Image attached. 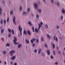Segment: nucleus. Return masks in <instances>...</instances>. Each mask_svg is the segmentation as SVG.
Masks as SVG:
<instances>
[{"instance_id":"nucleus-30","label":"nucleus","mask_w":65,"mask_h":65,"mask_svg":"<svg viewBox=\"0 0 65 65\" xmlns=\"http://www.w3.org/2000/svg\"><path fill=\"white\" fill-rule=\"evenodd\" d=\"M27 14V12H24L22 13V14Z\"/></svg>"},{"instance_id":"nucleus-11","label":"nucleus","mask_w":65,"mask_h":65,"mask_svg":"<svg viewBox=\"0 0 65 65\" xmlns=\"http://www.w3.org/2000/svg\"><path fill=\"white\" fill-rule=\"evenodd\" d=\"M39 28H38V30H39L40 29V28H41V25H40L39 24H38Z\"/></svg>"},{"instance_id":"nucleus-42","label":"nucleus","mask_w":65,"mask_h":65,"mask_svg":"<svg viewBox=\"0 0 65 65\" xmlns=\"http://www.w3.org/2000/svg\"><path fill=\"white\" fill-rule=\"evenodd\" d=\"M35 53H37V49H35L34 51Z\"/></svg>"},{"instance_id":"nucleus-32","label":"nucleus","mask_w":65,"mask_h":65,"mask_svg":"<svg viewBox=\"0 0 65 65\" xmlns=\"http://www.w3.org/2000/svg\"><path fill=\"white\" fill-rule=\"evenodd\" d=\"M8 31H9V33H11V29H10L9 28L8 29Z\"/></svg>"},{"instance_id":"nucleus-22","label":"nucleus","mask_w":65,"mask_h":65,"mask_svg":"<svg viewBox=\"0 0 65 65\" xmlns=\"http://www.w3.org/2000/svg\"><path fill=\"white\" fill-rule=\"evenodd\" d=\"M41 41H44V39H43V38L42 37H41Z\"/></svg>"},{"instance_id":"nucleus-19","label":"nucleus","mask_w":65,"mask_h":65,"mask_svg":"<svg viewBox=\"0 0 65 65\" xmlns=\"http://www.w3.org/2000/svg\"><path fill=\"white\" fill-rule=\"evenodd\" d=\"M24 33L25 35H27V32L25 30H24Z\"/></svg>"},{"instance_id":"nucleus-26","label":"nucleus","mask_w":65,"mask_h":65,"mask_svg":"<svg viewBox=\"0 0 65 65\" xmlns=\"http://www.w3.org/2000/svg\"><path fill=\"white\" fill-rule=\"evenodd\" d=\"M6 46H10V44H9V43H8L6 44Z\"/></svg>"},{"instance_id":"nucleus-20","label":"nucleus","mask_w":65,"mask_h":65,"mask_svg":"<svg viewBox=\"0 0 65 65\" xmlns=\"http://www.w3.org/2000/svg\"><path fill=\"white\" fill-rule=\"evenodd\" d=\"M2 14V9L0 8V15Z\"/></svg>"},{"instance_id":"nucleus-44","label":"nucleus","mask_w":65,"mask_h":65,"mask_svg":"<svg viewBox=\"0 0 65 65\" xmlns=\"http://www.w3.org/2000/svg\"><path fill=\"white\" fill-rule=\"evenodd\" d=\"M38 3H39V4H40V5L41 4V3L40 2V1H38Z\"/></svg>"},{"instance_id":"nucleus-54","label":"nucleus","mask_w":65,"mask_h":65,"mask_svg":"<svg viewBox=\"0 0 65 65\" xmlns=\"http://www.w3.org/2000/svg\"><path fill=\"white\" fill-rule=\"evenodd\" d=\"M51 58L52 59H54V57H53V56H52V55L51 56Z\"/></svg>"},{"instance_id":"nucleus-60","label":"nucleus","mask_w":65,"mask_h":65,"mask_svg":"<svg viewBox=\"0 0 65 65\" xmlns=\"http://www.w3.org/2000/svg\"><path fill=\"white\" fill-rule=\"evenodd\" d=\"M14 42V44H15V45L17 44V42Z\"/></svg>"},{"instance_id":"nucleus-53","label":"nucleus","mask_w":65,"mask_h":65,"mask_svg":"<svg viewBox=\"0 0 65 65\" xmlns=\"http://www.w3.org/2000/svg\"><path fill=\"white\" fill-rule=\"evenodd\" d=\"M11 34H9V35H8V36L9 37H10V36H11Z\"/></svg>"},{"instance_id":"nucleus-5","label":"nucleus","mask_w":65,"mask_h":65,"mask_svg":"<svg viewBox=\"0 0 65 65\" xmlns=\"http://www.w3.org/2000/svg\"><path fill=\"white\" fill-rule=\"evenodd\" d=\"M42 11V9H39L37 10V12H39L40 13H41Z\"/></svg>"},{"instance_id":"nucleus-21","label":"nucleus","mask_w":65,"mask_h":65,"mask_svg":"<svg viewBox=\"0 0 65 65\" xmlns=\"http://www.w3.org/2000/svg\"><path fill=\"white\" fill-rule=\"evenodd\" d=\"M0 23L1 24H2V23H3V19H1L0 21Z\"/></svg>"},{"instance_id":"nucleus-58","label":"nucleus","mask_w":65,"mask_h":65,"mask_svg":"<svg viewBox=\"0 0 65 65\" xmlns=\"http://www.w3.org/2000/svg\"><path fill=\"white\" fill-rule=\"evenodd\" d=\"M58 54H61V52L60 51H59L58 52Z\"/></svg>"},{"instance_id":"nucleus-34","label":"nucleus","mask_w":65,"mask_h":65,"mask_svg":"<svg viewBox=\"0 0 65 65\" xmlns=\"http://www.w3.org/2000/svg\"><path fill=\"white\" fill-rule=\"evenodd\" d=\"M45 26L46 27V28H47V29H48V25H47L46 24L45 25Z\"/></svg>"},{"instance_id":"nucleus-35","label":"nucleus","mask_w":65,"mask_h":65,"mask_svg":"<svg viewBox=\"0 0 65 65\" xmlns=\"http://www.w3.org/2000/svg\"><path fill=\"white\" fill-rule=\"evenodd\" d=\"M44 46L45 47H46V48H47V45L46 44H44Z\"/></svg>"},{"instance_id":"nucleus-27","label":"nucleus","mask_w":65,"mask_h":65,"mask_svg":"<svg viewBox=\"0 0 65 65\" xmlns=\"http://www.w3.org/2000/svg\"><path fill=\"white\" fill-rule=\"evenodd\" d=\"M41 55L43 57H45V55H44V54L43 53H42Z\"/></svg>"},{"instance_id":"nucleus-17","label":"nucleus","mask_w":65,"mask_h":65,"mask_svg":"<svg viewBox=\"0 0 65 65\" xmlns=\"http://www.w3.org/2000/svg\"><path fill=\"white\" fill-rule=\"evenodd\" d=\"M30 8H29L27 9V12L28 13H29L30 12Z\"/></svg>"},{"instance_id":"nucleus-64","label":"nucleus","mask_w":65,"mask_h":65,"mask_svg":"<svg viewBox=\"0 0 65 65\" xmlns=\"http://www.w3.org/2000/svg\"><path fill=\"white\" fill-rule=\"evenodd\" d=\"M10 63H11V64H12V63H13L11 61V62Z\"/></svg>"},{"instance_id":"nucleus-62","label":"nucleus","mask_w":65,"mask_h":65,"mask_svg":"<svg viewBox=\"0 0 65 65\" xmlns=\"http://www.w3.org/2000/svg\"><path fill=\"white\" fill-rule=\"evenodd\" d=\"M14 65H17V63H15L14 64Z\"/></svg>"},{"instance_id":"nucleus-1","label":"nucleus","mask_w":65,"mask_h":65,"mask_svg":"<svg viewBox=\"0 0 65 65\" xmlns=\"http://www.w3.org/2000/svg\"><path fill=\"white\" fill-rule=\"evenodd\" d=\"M21 26H18V29L19 30L21 35H22V28H21Z\"/></svg>"},{"instance_id":"nucleus-6","label":"nucleus","mask_w":65,"mask_h":65,"mask_svg":"<svg viewBox=\"0 0 65 65\" xmlns=\"http://www.w3.org/2000/svg\"><path fill=\"white\" fill-rule=\"evenodd\" d=\"M28 24L29 25L31 26H32V24L31 23V22L30 21H29L28 23Z\"/></svg>"},{"instance_id":"nucleus-39","label":"nucleus","mask_w":65,"mask_h":65,"mask_svg":"<svg viewBox=\"0 0 65 65\" xmlns=\"http://www.w3.org/2000/svg\"><path fill=\"white\" fill-rule=\"evenodd\" d=\"M32 30H33V32H34V27H32Z\"/></svg>"},{"instance_id":"nucleus-13","label":"nucleus","mask_w":65,"mask_h":65,"mask_svg":"<svg viewBox=\"0 0 65 65\" xmlns=\"http://www.w3.org/2000/svg\"><path fill=\"white\" fill-rule=\"evenodd\" d=\"M25 42L26 43H29V41L27 39L25 40Z\"/></svg>"},{"instance_id":"nucleus-23","label":"nucleus","mask_w":65,"mask_h":65,"mask_svg":"<svg viewBox=\"0 0 65 65\" xmlns=\"http://www.w3.org/2000/svg\"><path fill=\"white\" fill-rule=\"evenodd\" d=\"M47 53H48V55H50V52L49 51H47Z\"/></svg>"},{"instance_id":"nucleus-48","label":"nucleus","mask_w":65,"mask_h":65,"mask_svg":"<svg viewBox=\"0 0 65 65\" xmlns=\"http://www.w3.org/2000/svg\"><path fill=\"white\" fill-rule=\"evenodd\" d=\"M4 24H5V23H6V20H4Z\"/></svg>"},{"instance_id":"nucleus-14","label":"nucleus","mask_w":65,"mask_h":65,"mask_svg":"<svg viewBox=\"0 0 65 65\" xmlns=\"http://www.w3.org/2000/svg\"><path fill=\"white\" fill-rule=\"evenodd\" d=\"M2 53L3 54H6V51H4L2 52Z\"/></svg>"},{"instance_id":"nucleus-46","label":"nucleus","mask_w":65,"mask_h":65,"mask_svg":"<svg viewBox=\"0 0 65 65\" xmlns=\"http://www.w3.org/2000/svg\"><path fill=\"white\" fill-rule=\"evenodd\" d=\"M2 40L3 41V42L4 41V39L3 38H2Z\"/></svg>"},{"instance_id":"nucleus-38","label":"nucleus","mask_w":65,"mask_h":65,"mask_svg":"<svg viewBox=\"0 0 65 65\" xmlns=\"http://www.w3.org/2000/svg\"><path fill=\"white\" fill-rule=\"evenodd\" d=\"M9 17H8L7 20V22H8V21H9Z\"/></svg>"},{"instance_id":"nucleus-36","label":"nucleus","mask_w":65,"mask_h":65,"mask_svg":"<svg viewBox=\"0 0 65 65\" xmlns=\"http://www.w3.org/2000/svg\"><path fill=\"white\" fill-rule=\"evenodd\" d=\"M51 2L52 3V4H53V3H54V0H51Z\"/></svg>"},{"instance_id":"nucleus-37","label":"nucleus","mask_w":65,"mask_h":65,"mask_svg":"<svg viewBox=\"0 0 65 65\" xmlns=\"http://www.w3.org/2000/svg\"><path fill=\"white\" fill-rule=\"evenodd\" d=\"M32 40H33V41H35V40H36V39L35 38H32Z\"/></svg>"},{"instance_id":"nucleus-52","label":"nucleus","mask_w":65,"mask_h":65,"mask_svg":"<svg viewBox=\"0 0 65 65\" xmlns=\"http://www.w3.org/2000/svg\"><path fill=\"white\" fill-rule=\"evenodd\" d=\"M14 38L15 39H14L15 40H17V37H14Z\"/></svg>"},{"instance_id":"nucleus-28","label":"nucleus","mask_w":65,"mask_h":65,"mask_svg":"<svg viewBox=\"0 0 65 65\" xmlns=\"http://www.w3.org/2000/svg\"><path fill=\"white\" fill-rule=\"evenodd\" d=\"M11 32L12 33V34H14V31L13 29L12 30Z\"/></svg>"},{"instance_id":"nucleus-16","label":"nucleus","mask_w":65,"mask_h":65,"mask_svg":"<svg viewBox=\"0 0 65 65\" xmlns=\"http://www.w3.org/2000/svg\"><path fill=\"white\" fill-rule=\"evenodd\" d=\"M36 17L37 19H39V15L38 14H36Z\"/></svg>"},{"instance_id":"nucleus-40","label":"nucleus","mask_w":65,"mask_h":65,"mask_svg":"<svg viewBox=\"0 0 65 65\" xmlns=\"http://www.w3.org/2000/svg\"><path fill=\"white\" fill-rule=\"evenodd\" d=\"M59 29V27L58 25L56 26V29Z\"/></svg>"},{"instance_id":"nucleus-57","label":"nucleus","mask_w":65,"mask_h":65,"mask_svg":"<svg viewBox=\"0 0 65 65\" xmlns=\"http://www.w3.org/2000/svg\"><path fill=\"white\" fill-rule=\"evenodd\" d=\"M20 34L19 33L18 36V37H20Z\"/></svg>"},{"instance_id":"nucleus-18","label":"nucleus","mask_w":65,"mask_h":65,"mask_svg":"<svg viewBox=\"0 0 65 65\" xmlns=\"http://www.w3.org/2000/svg\"><path fill=\"white\" fill-rule=\"evenodd\" d=\"M13 13V11L12 10L10 12V13L11 14H12Z\"/></svg>"},{"instance_id":"nucleus-63","label":"nucleus","mask_w":65,"mask_h":65,"mask_svg":"<svg viewBox=\"0 0 65 65\" xmlns=\"http://www.w3.org/2000/svg\"><path fill=\"white\" fill-rule=\"evenodd\" d=\"M3 3H4H4L5 2V1H3Z\"/></svg>"},{"instance_id":"nucleus-2","label":"nucleus","mask_w":65,"mask_h":65,"mask_svg":"<svg viewBox=\"0 0 65 65\" xmlns=\"http://www.w3.org/2000/svg\"><path fill=\"white\" fill-rule=\"evenodd\" d=\"M10 53L11 54V56H12L15 53V51L14 50H11L10 52Z\"/></svg>"},{"instance_id":"nucleus-31","label":"nucleus","mask_w":65,"mask_h":65,"mask_svg":"<svg viewBox=\"0 0 65 65\" xmlns=\"http://www.w3.org/2000/svg\"><path fill=\"white\" fill-rule=\"evenodd\" d=\"M55 4L57 5L58 6H59V3H55Z\"/></svg>"},{"instance_id":"nucleus-12","label":"nucleus","mask_w":65,"mask_h":65,"mask_svg":"<svg viewBox=\"0 0 65 65\" xmlns=\"http://www.w3.org/2000/svg\"><path fill=\"white\" fill-rule=\"evenodd\" d=\"M21 46H22V44H20L18 45V47L19 48H21Z\"/></svg>"},{"instance_id":"nucleus-25","label":"nucleus","mask_w":65,"mask_h":65,"mask_svg":"<svg viewBox=\"0 0 65 65\" xmlns=\"http://www.w3.org/2000/svg\"><path fill=\"white\" fill-rule=\"evenodd\" d=\"M4 29H3L1 31V34H2L3 33V32H4Z\"/></svg>"},{"instance_id":"nucleus-3","label":"nucleus","mask_w":65,"mask_h":65,"mask_svg":"<svg viewBox=\"0 0 65 65\" xmlns=\"http://www.w3.org/2000/svg\"><path fill=\"white\" fill-rule=\"evenodd\" d=\"M15 20V17L14 16L13 18V21L14 24H15V25H17V23Z\"/></svg>"},{"instance_id":"nucleus-45","label":"nucleus","mask_w":65,"mask_h":65,"mask_svg":"<svg viewBox=\"0 0 65 65\" xmlns=\"http://www.w3.org/2000/svg\"><path fill=\"white\" fill-rule=\"evenodd\" d=\"M55 40L56 41H58V38L57 37H56Z\"/></svg>"},{"instance_id":"nucleus-51","label":"nucleus","mask_w":65,"mask_h":65,"mask_svg":"<svg viewBox=\"0 0 65 65\" xmlns=\"http://www.w3.org/2000/svg\"><path fill=\"white\" fill-rule=\"evenodd\" d=\"M40 24L41 25H42L43 24V23L42 22H41L40 23Z\"/></svg>"},{"instance_id":"nucleus-43","label":"nucleus","mask_w":65,"mask_h":65,"mask_svg":"<svg viewBox=\"0 0 65 65\" xmlns=\"http://www.w3.org/2000/svg\"><path fill=\"white\" fill-rule=\"evenodd\" d=\"M55 44H53V47L54 49L55 48Z\"/></svg>"},{"instance_id":"nucleus-24","label":"nucleus","mask_w":65,"mask_h":65,"mask_svg":"<svg viewBox=\"0 0 65 65\" xmlns=\"http://www.w3.org/2000/svg\"><path fill=\"white\" fill-rule=\"evenodd\" d=\"M35 31L36 32V33H37V32H38V29H37L36 28H35Z\"/></svg>"},{"instance_id":"nucleus-9","label":"nucleus","mask_w":65,"mask_h":65,"mask_svg":"<svg viewBox=\"0 0 65 65\" xmlns=\"http://www.w3.org/2000/svg\"><path fill=\"white\" fill-rule=\"evenodd\" d=\"M15 56H14L12 57L11 58L12 60H14V59L15 58Z\"/></svg>"},{"instance_id":"nucleus-50","label":"nucleus","mask_w":65,"mask_h":65,"mask_svg":"<svg viewBox=\"0 0 65 65\" xmlns=\"http://www.w3.org/2000/svg\"><path fill=\"white\" fill-rule=\"evenodd\" d=\"M31 42L32 43H33V40H30Z\"/></svg>"},{"instance_id":"nucleus-47","label":"nucleus","mask_w":65,"mask_h":65,"mask_svg":"<svg viewBox=\"0 0 65 65\" xmlns=\"http://www.w3.org/2000/svg\"><path fill=\"white\" fill-rule=\"evenodd\" d=\"M13 41L14 42H17V40L14 39V40H13Z\"/></svg>"},{"instance_id":"nucleus-15","label":"nucleus","mask_w":65,"mask_h":65,"mask_svg":"<svg viewBox=\"0 0 65 65\" xmlns=\"http://www.w3.org/2000/svg\"><path fill=\"white\" fill-rule=\"evenodd\" d=\"M22 10V6H20L19 7V10L20 11Z\"/></svg>"},{"instance_id":"nucleus-4","label":"nucleus","mask_w":65,"mask_h":65,"mask_svg":"<svg viewBox=\"0 0 65 65\" xmlns=\"http://www.w3.org/2000/svg\"><path fill=\"white\" fill-rule=\"evenodd\" d=\"M34 5L35 7L37 9H38V4L37 3H35L34 4Z\"/></svg>"},{"instance_id":"nucleus-8","label":"nucleus","mask_w":65,"mask_h":65,"mask_svg":"<svg viewBox=\"0 0 65 65\" xmlns=\"http://www.w3.org/2000/svg\"><path fill=\"white\" fill-rule=\"evenodd\" d=\"M27 34L29 35H30L31 33V32L29 31V30H28L27 31Z\"/></svg>"},{"instance_id":"nucleus-56","label":"nucleus","mask_w":65,"mask_h":65,"mask_svg":"<svg viewBox=\"0 0 65 65\" xmlns=\"http://www.w3.org/2000/svg\"><path fill=\"white\" fill-rule=\"evenodd\" d=\"M32 45L33 46V47H34V46H35V44L34 43L33 44H32Z\"/></svg>"},{"instance_id":"nucleus-55","label":"nucleus","mask_w":65,"mask_h":65,"mask_svg":"<svg viewBox=\"0 0 65 65\" xmlns=\"http://www.w3.org/2000/svg\"><path fill=\"white\" fill-rule=\"evenodd\" d=\"M39 42V40H38V39H37L36 40V42Z\"/></svg>"},{"instance_id":"nucleus-10","label":"nucleus","mask_w":65,"mask_h":65,"mask_svg":"<svg viewBox=\"0 0 65 65\" xmlns=\"http://www.w3.org/2000/svg\"><path fill=\"white\" fill-rule=\"evenodd\" d=\"M56 52L54 50L53 52V53L54 56H55L56 55Z\"/></svg>"},{"instance_id":"nucleus-59","label":"nucleus","mask_w":65,"mask_h":65,"mask_svg":"<svg viewBox=\"0 0 65 65\" xmlns=\"http://www.w3.org/2000/svg\"><path fill=\"white\" fill-rule=\"evenodd\" d=\"M43 1L44 2V3H45V0H43Z\"/></svg>"},{"instance_id":"nucleus-61","label":"nucleus","mask_w":65,"mask_h":65,"mask_svg":"<svg viewBox=\"0 0 65 65\" xmlns=\"http://www.w3.org/2000/svg\"><path fill=\"white\" fill-rule=\"evenodd\" d=\"M55 65H57L58 64V62H56L55 63Z\"/></svg>"},{"instance_id":"nucleus-49","label":"nucleus","mask_w":65,"mask_h":65,"mask_svg":"<svg viewBox=\"0 0 65 65\" xmlns=\"http://www.w3.org/2000/svg\"><path fill=\"white\" fill-rule=\"evenodd\" d=\"M55 37H56V36H53V39H54V40H56V39H55Z\"/></svg>"},{"instance_id":"nucleus-7","label":"nucleus","mask_w":65,"mask_h":65,"mask_svg":"<svg viewBox=\"0 0 65 65\" xmlns=\"http://www.w3.org/2000/svg\"><path fill=\"white\" fill-rule=\"evenodd\" d=\"M62 12L63 13H65V10L64 8H62Z\"/></svg>"},{"instance_id":"nucleus-33","label":"nucleus","mask_w":65,"mask_h":65,"mask_svg":"<svg viewBox=\"0 0 65 65\" xmlns=\"http://www.w3.org/2000/svg\"><path fill=\"white\" fill-rule=\"evenodd\" d=\"M41 49H40V50H39V52H38V53H39V54H40V53H41Z\"/></svg>"},{"instance_id":"nucleus-29","label":"nucleus","mask_w":65,"mask_h":65,"mask_svg":"<svg viewBox=\"0 0 65 65\" xmlns=\"http://www.w3.org/2000/svg\"><path fill=\"white\" fill-rule=\"evenodd\" d=\"M47 38H50V37L51 38V37H50V35H49L48 34H47Z\"/></svg>"},{"instance_id":"nucleus-41","label":"nucleus","mask_w":65,"mask_h":65,"mask_svg":"<svg viewBox=\"0 0 65 65\" xmlns=\"http://www.w3.org/2000/svg\"><path fill=\"white\" fill-rule=\"evenodd\" d=\"M60 18L61 20H63V15H61L60 16Z\"/></svg>"}]
</instances>
